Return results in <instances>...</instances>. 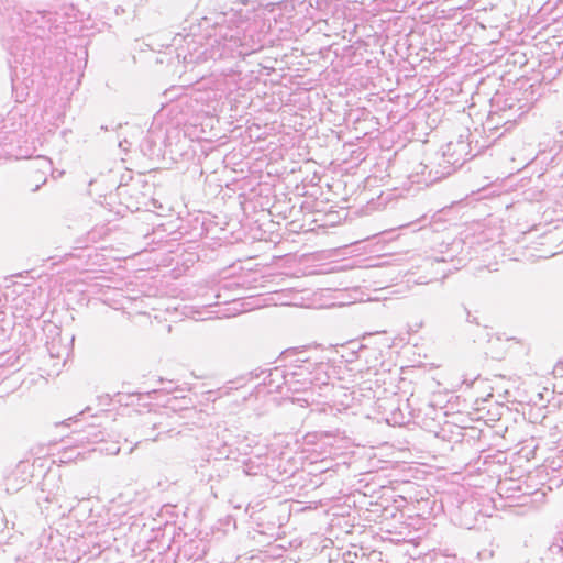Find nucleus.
Segmentation results:
<instances>
[{
    "instance_id": "f257e3e1",
    "label": "nucleus",
    "mask_w": 563,
    "mask_h": 563,
    "mask_svg": "<svg viewBox=\"0 0 563 563\" xmlns=\"http://www.w3.org/2000/svg\"><path fill=\"white\" fill-rule=\"evenodd\" d=\"M474 156L475 155L471 153L470 142L462 135L455 141H450L443 148L442 162L439 164L442 170L440 175L435 176V179L449 176Z\"/></svg>"
},
{
    "instance_id": "f03ea898",
    "label": "nucleus",
    "mask_w": 563,
    "mask_h": 563,
    "mask_svg": "<svg viewBox=\"0 0 563 563\" xmlns=\"http://www.w3.org/2000/svg\"><path fill=\"white\" fill-rule=\"evenodd\" d=\"M159 418L157 413L151 411L136 416L134 424L137 428L140 441L158 440V435H155L154 431L163 424Z\"/></svg>"
},
{
    "instance_id": "7ed1b4c3",
    "label": "nucleus",
    "mask_w": 563,
    "mask_h": 563,
    "mask_svg": "<svg viewBox=\"0 0 563 563\" xmlns=\"http://www.w3.org/2000/svg\"><path fill=\"white\" fill-rule=\"evenodd\" d=\"M316 366V361H311L308 357H299L296 364L289 366L286 372V378L288 382H296L302 385H308V377L311 376L312 371Z\"/></svg>"
},
{
    "instance_id": "20e7f679",
    "label": "nucleus",
    "mask_w": 563,
    "mask_h": 563,
    "mask_svg": "<svg viewBox=\"0 0 563 563\" xmlns=\"http://www.w3.org/2000/svg\"><path fill=\"white\" fill-rule=\"evenodd\" d=\"M187 44V52L184 51L183 47L177 48V58L183 59L186 64H194L199 63L200 60L205 59V51L199 52V45L194 40V37H190L188 41H186Z\"/></svg>"
},
{
    "instance_id": "39448f33",
    "label": "nucleus",
    "mask_w": 563,
    "mask_h": 563,
    "mask_svg": "<svg viewBox=\"0 0 563 563\" xmlns=\"http://www.w3.org/2000/svg\"><path fill=\"white\" fill-rule=\"evenodd\" d=\"M328 364L324 362H316V366L310 377H308V385H324L329 378L327 375Z\"/></svg>"
},
{
    "instance_id": "423d86ee",
    "label": "nucleus",
    "mask_w": 563,
    "mask_h": 563,
    "mask_svg": "<svg viewBox=\"0 0 563 563\" xmlns=\"http://www.w3.org/2000/svg\"><path fill=\"white\" fill-rule=\"evenodd\" d=\"M550 554L555 559L556 556L563 562V537L559 536L554 539L549 547Z\"/></svg>"
},
{
    "instance_id": "0eeeda50",
    "label": "nucleus",
    "mask_w": 563,
    "mask_h": 563,
    "mask_svg": "<svg viewBox=\"0 0 563 563\" xmlns=\"http://www.w3.org/2000/svg\"><path fill=\"white\" fill-rule=\"evenodd\" d=\"M37 163H38V166L43 169H49L51 168V161L45 158V157H41L38 156L36 158Z\"/></svg>"
},
{
    "instance_id": "6e6552de",
    "label": "nucleus",
    "mask_w": 563,
    "mask_h": 563,
    "mask_svg": "<svg viewBox=\"0 0 563 563\" xmlns=\"http://www.w3.org/2000/svg\"><path fill=\"white\" fill-rule=\"evenodd\" d=\"M32 13L26 11L25 12V16H21V22L24 26L29 25L32 23Z\"/></svg>"
},
{
    "instance_id": "1a4fd4ad",
    "label": "nucleus",
    "mask_w": 563,
    "mask_h": 563,
    "mask_svg": "<svg viewBox=\"0 0 563 563\" xmlns=\"http://www.w3.org/2000/svg\"><path fill=\"white\" fill-rule=\"evenodd\" d=\"M38 180L41 183L36 184L35 187L32 189V191H37L40 189V187L46 183V178L45 177H40Z\"/></svg>"
},
{
    "instance_id": "9d476101",
    "label": "nucleus",
    "mask_w": 563,
    "mask_h": 563,
    "mask_svg": "<svg viewBox=\"0 0 563 563\" xmlns=\"http://www.w3.org/2000/svg\"><path fill=\"white\" fill-rule=\"evenodd\" d=\"M91 440L95 441V442H98V441H101L102 438H99L97 433H93Z\"/></svg>"
}]
</instances>
